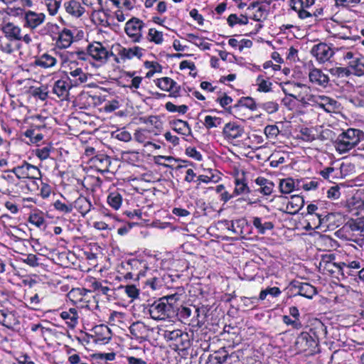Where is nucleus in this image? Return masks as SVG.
Wrapping results in <instances>:
<instances>
[{"instance_id": "nucleus-1", "label": "nucleus", "mask_w": 364, "mask_h": 364, "mask_svg": "<svg viewBox=\"0 0 364 364\" xmlns=\"http://www.w3.org/2000/svg\"><path fill=\"white\" fill-rule=\"evenodd\" d=\"M86 53L83 51H65L60 54L61 67L66 79L74 87L85 83L90 75L86 72Z\"/></svg>"}, {"instance_id": "nucleus-2", "label": "nucleus", "mask_w": 364, "mask_h": 364, "mask_svg": "<svg viewBox=\"0 0 364 364\" xmlns=\"http://www.w3.org/2000/svg\"><path fill=\"white\" fill-rule=\"evenodd\" d=\"M364 140V132L358 129L348 128L336 139L333 145L340 154L348 153Z\"/></svg>"}, {"instance_id": "nucleus-3", "label": "nucleus", "mask_w": 364, "mask_h": 364, "mask_svg": "<svg viewBox=\"0 0 364 364\" xmlns=\"http://www.w3.org/2000/svg\"><path fill=\"white\" fill-rule=\"evenodd\" d=\"M282 91L287 95L293 97L304 107H314L316 94L310 87L299 83H286L282 87Z\"/></svg>"}, {"instance_id": "nucleus-4", "label": "nucleus", "mask_w": 364, "mask_h": 364, "mask_svg": "<svg viewBox=\"0 0 364 364\" xmlns=\"http://www.w3.org/2000/svg\"><path fill=\"white\" fill-rule=\"evenodd\" d=\"M148 311L151 318L156 321L171 318L175 313L173 306L166 297H162L149 305Z\"/></svg>"}, {"instance_id": "nucleus-5", "label": "nucleus", "mask_w": 364, "mask_h": 364, "mask_svg": "<svg viewBox=\"0 0 364 364\" xmlns=\"http://www.w3.org/2000/svg\"><path fill=\"white\" fill-rule=\"evenodd\" d=\"M316 0H290L289 6L300 19H306L321 14L322 10L314 9Z\"/></svg>"}, {"instance_id": "nucleus-6", "label": "nucleus", "mask_w": 364, "mask_h": 364, "mask_svg": "<svg viewBox=\"0 0 364 364\" xmlns=\"http://www.w3.org/2000/svg\"><path fill=\"white\" fill-rule=\"evenodd\" d=\"M87 54L100 65L106 63L109 57L114 55L102 43L97 41L87 46Z\"/></svg>"}, {"instance_id": "nucleus-7", "label": "nucleus", "mask_w": 364, "mask_h": 364, "mask_svg": "<svg viewBox=\"0 0 364 364\" xmlns=\"http://www.w3.org/2000/svg\"><path fill=\"white\" fill-rule=\"evenodd\" d=\"M144 23L136 18L129 19L125 24L124 31L133 43H140L143 39Z\"/></svg>"}, {"instance_id": "nucleus-8", "label": "nucleus", "mask_w": 364, "mask_h": 364, "mask_svg": "<svg viewBox=\"0 0 364 364\" xmlns=\"http://www.w3.org/2000/svg\"><path fill=\"white\" fill-rule=\"evenodd\" d=\"M11 171L19 179L36 178L41 176V171L36 166L26 162L14 167Z\"/></svg>"}, {"instance_id": "nucleus-9", "label": "nucleus", "mask_w": 364, "mask_h": 364, "mask_svg": "<svg viewBox=\"0 0 364 364\" xmlns=\"http://www.w3.org/2000/svg\"><path fill=\"white\" fill-rule=\"evenodd\" d=\"M244 133L243 127L235 122L225 124L222 132L224 139L231 144L237 141V139L242 137Z\"/></svg>"}, {"instance_id": "nucleus-10", "label": "nucleus", "mask_w": 364, "mask_h": 364, "mask_svg": "<svg viewBox=\"0 0 364 364\" xmlns=\"http://www.w3.org/2000/svg\"><path fill=\"white\" fill-rule=\"evenodd\" d=\"M163 336L166 341L175 342L176 345L183 348H187L189 345L188 334L179 329L165 330Z\"/></svg>"}, {"instance_id": "nucleus-11", "label": "nucleus", "mask_w": 364, "mask_h": 364, "mask_svg": "<svg viewBox=\"0 0 364 364\" xmlns=\"http://www.w3.org/2000/svg\"><path fill=\"white\" fill-rule=\"evenodd\" d=\"M243 108H247L251 111H255L257 108V105L252 97H242L237 104L228 108V112L234 115L236 118L241 119L240 112Z\"/></svg>"}, {"instance_id": "nucleus-12", "label": "nucleus", "mask_w": 364, "mask_h": 364, "mask_svg": "<svg viewBox=\"0 0 364 364\" xmlns=\"http://www.w3.org/2000/svg\"><path fill=\"white\" fill-rule=\"evenodd\" d=\"M311 53L316 58L318 62L323 63L331 59L334 52L328 45L321 43L313 46Z\"/></svg>"}, {"instance_id": "nucleus-13", "label": "nucleus", "mask_w": 364, "mask_h": 364, "mask_svg": "<svg viewBox=\"0 0 364 364\" xmlns=\"http://www.w3.org/2000/svg\"><path fill=\"white\" fill-rule=\"evenodd\" d=\"M295 346L299 352L312 353L316 346V342L314 338L307 332H302L297 337Z\"/></svg>"}, {"instance_id": "nucleus-14", "label": "nucleus", "mask_w": 364, "mask_h": 364, "mask_svg": "<svg viewBox=\"0 0 364 364\" xmlns=\"http://www.w3.org/2000/svg\"><path fill=\"white\" fill-rule=\"evenodd\" d=\"M117 47V55L119 57L115 58V61L117 63H120L119 60L124 62L127 60H131L134 57L140 58L143 55V49L139 46L125 48L118 45Z\"/></svg>"}, {"instance_id": "nucleus-15", "label": "nucleus", "mask_w": 364, "mask_h": 364, "mask_svg": "<svg viewBox=\"0 0 364 364\" xmlns=\"http://www.w3.org/2000/svg\"><path fill=\"white\" fill-rule=\"evenodd\" d=\"M127 264L132 271L129 273L131 277H136L139 278L144 277L149 269L148 263L146 260L136 258L129 259Z\"/></svg>"}, {"instance_id": "nucleus-16", "label": "nucleus", "mask_w": 364, "mask_h": 364, "mask_svg": "<svg viewBox=\"0 0 364 364\" xmlns=\"http://www.w3.org/2000/svg\"><path fill=\"white\" fill-rule=\"evenodd\" d=\"M314 107L323 109L326 112L331 113L334 112L338 109V102L330 97L316 94Z\"/></svg>"}, {"instance_id": "nucleus-17", "label": "nucleus", "mask_w": 364, "mask_h": 364, "mask_svg": "<svg viewBox=\"0 0 364 364\" xmlns=\"http://www.w3.org/2000/svg\"><path fill=\"white\" fill-rule=\"evenodd\" d=\"M74 86L66 78L56 80L53 86L52 92L61 100H68L70 90Z\"/></svg>"}, {"instance_id": "nucleus-18", "label": "nucleus", "mask_w": 364, "mask_h": 364, "mask_svg": "<svg viewBox=\"0 0 364 364\" xmlns=\"http://www.w3.org/2000/svg\"><path fill=\"white\" fill-rule=\"evenodd\" d=\"M156 85L163 91L169 92L171 96L179 95L181 87L170 77H164L156 80Z\"/></svg>"}, {"instance_id": "nucleus-19", "label": "nucleus", "mask_w": 364, "mask_h": 364, "mask_svg": "<svg viewBox=\"0 0 364 364\" xmlns=\"http://www.w3.org/2000/svg\"><path fill=\"white\" fill-rule=\"evenodd\" d=\"M306 225L304 226L306 230H313L320 228L322 225L327 227V222L328 220L329 215H323L322 214H313L310 215H306Z\"/></svg>"}, {"instance_id": "nucleus-20", "label": "nucleus", "mask_w": 364, "mask_h": 364, "mask_svg": "<svg viewBox=\"0 0 364 364\" xmlns=\"http://www.w3.org/2000/svg\"><path fill=\"white\" fill-rule=\"evenodd\" d=\"M24 19L25 26L35 29L45 21L46 15L43 13L28 11L25 13Z\"/></svg>"}, {"instance_id": "nucleus-21", "label": "nucleus", "mask_w": 364, "mask_h": 364, "mask_svg": "<svg viewBox=\"0 0 364 364\" xmlns=\"http://www.w3.org/2000/svg\"><path fill=\"white\" fill-rule=\"evenodd\" d=\"M334 259L335 257L332 254L323 255L319 263L320 268H322L323 271H326L330 274H333L336 271L341 274V262H334Z\"/></svg>"}, {"instance_id": "nucleus-22", "label": "nucleus", "mask_w": 364, "mask_h": 364, "mask_svg": "<svg viewBox=\"0 0 364 364\" xmlns=\"http://www.w3.org/2000/svg\"><path fill=\"white\" fill-rule=\"evenodd\" d=\"M309 81L316 85L326 87L329 82V77L321 70L312 68L309 72Z\"/></svg>"}, {"instance_id": "nucleus-23", "label": "nucleus", "mask_w": 364, "mask_h": 364, "mask_svg": "<svg viewBox=\"0 0 364 364\" xmlns=\"http://www.w3.org/2000/svg\"><path fill=\"white\" fill-rule=\"evenodd\" d=\"M73 41V33L68 28H63L59 32L55 41V46L60 49H65L70 46Z\"/></svg>"}, {"instance_id": "nucleus-24", "label": "nucleus", "mask_w": 364, "mask_h": 364, "mask_svg": "<svg viewBox=\"0 0 364 364\" xmlns=\"http://www.w3.org/2000/svg\"><path fill=\"white\" fill-rule=\"evenodd\" d=\"M129 329L130 333L136 340H145L148 337L149 328L143 322H134Z\"/></svg>"}, {"instance_id": "nucleus-25", "label": "nucleus", "mask_w": 364, "mask_h": 364, "mask_svg": "<svg viewBox=\"0 0 364 364\" xmlns=\"http://www.w3.org/2000/svg\"><path fill=\"white\" fill-rule=\"evenodd\" d=\"M92 166L95 167L96 170L100 172L104 173L109 171V167L111 164L109 156L105 154H99L90 159Z\"/></svg>"}, {"instance_id": "nucleus-26", "label": "nucleus", "mask_w": 364, "mask_h": 364, "mask_svg": "<svg viewBox=\"0 0 364 364\" xmlns=\"http://www.w3.org/2000/svg\"><path fill=\"white\" fill-rule=\"evenodd\" d=\"M2 32L9 40L21 41V28L13 23H6L1 28Z\"/></svg>"}, {"instance_id": "nucleus-27", "label": "nucleus", "mask_w": 364, "mask_h": 364, "mask_svg": "<svg viewBox=\"0 0 364 364\" xmlns=\"http://www.w3.org/2000/svg\"><path fill=\"white\" fill-rule=\"evenodd\" d=\"M136 71H127L124 73L127 82L125 87L129 88L133 92L140 88L143 80L142 77L136 75Z\"/></svg>"}, {"instance_id": "nucleus-28", "label": "nucleus", "mask_w": 364, "mask_h": 364, "mask_svg": "<svg viewBox=\"0 0 364 364\" xmlns=\"http://www.w3.org/2000/svg\"><path fill=\"white\" fill-rule=\"evenodd\" d=\"M60 316L69 328H73L78 323L79 315L75 308H70L68 310L62 311Z\"/></svg>"}, {"instance_id": "nucleus-29", "label": "nucleus", "mask_w": 364, "mask_h": 364, "mask_svg": "<svg viewBox=\"0 0 364 364\" xmlns=\"http://www.w3.org/2000/svg\"><path fill=\"white\" fill-rule=\"evenodd\" d=\"M304 200L303 197L294 195L288 200L286 205V211L290 214H296L304 206Z\"/></svg>"}, {"instance_id": "nucleus-30", "label": "nucleus", "mask_w": 364, "mask_h": 364, "mask_svg": "<svg viewBox=\"0 0 364 364\" xmlns=\"http://www.w3.org/2000/svg\"><path fill=\"white\" fill-rule=\"evenodd\" d=\"M66 12L75 18L80 17L85 13V9L76 0H70L64 3Z\"/></svg>"}, {"instance_id": "nucleus-31", "label": "nucleus", "mask_w": 364, "mask_h": 364, "mask_svg": "<svg viewBox=\"0 0 364 364\" xmlns=\"http://www.w3.org/2000/svg\"><path fill=\"white\" fill-rule=\"evenodd\" d=\"M57 59L48 53H45L35 60V65L42 68H53L57 64Z\"/></svg>"}, {"instance_id": "nucleus-32", "label": "nucleus", "mask_w": 364, "mask_h": 364, "mask_svg": "<svg viewBox=\"0 0 364 364\" xmlns=\"http://www.w3.org/2000/svg\"><path fill=\"white\" fill-rule=\"evenodd\" d=\"M75 208L82 216H85L92 207V203L85 196H79L73 204Z\"/></svg>"}, {"instance_id": "nucleus-33", "label": "nucleus", "mask_w": 364, "mask_h": 364, "mask_svg": "<svg viewBox=\"0 0 364 364\" xmlns=\"http://www.w3.org/2000/svg\"><path fill=\"white\" fill-rule=\"evenodd\" d=\"M95 341L102 343H107L111 339L110 329L105 325L97 326L94 328Z\"/></svg>"}, {"instance_id": "nucleus-34", "label": "nucleus", "mask_w": 364, "mask_h": 364, "mask_svg": "<svg viewBox=\"0 0 364 364\" xmlns=\"http://www.w3.org/2000/svg\"><path fill=\"white\" fill-rule=\"evenodd\" d=\"M172 129L176 133L184 135H191L192 131L190 125L186 121L181 119H174L170 122Z\"/></svg>"}, {"instance_id": "nucleus-35", "label": "nucleus", "mask_w": 364, "mask_h": 364, "mask_svg": "<svg viewBox=\"0 0 364 364\" xmlns=\"http://www.w3.org/2000/svg\"><path fill=\"white\" fill-rule=\"evenodd\" d=\"M92 20L95 24L102 26H108L110 24L107 11L103 10L102 6L92 11Z\"/></svg>"}, {"instance_id": "nucleus-36", "label": "nucleus", "mask_w": 364, "mask_h": 364, "mask_svg": "<svg viewBox=\"0 0 364 364\" xmlns=\"http://www.w3.org/2000/svg\"><path fill=\"white\" fill-rule=\"evenodd\" d=\"M341 274L345 276L346 274L348 276L353 275L354 269H359L361 267V262L360 260H346L345 262H341Z\"/></svg>"}, {"instance_id": "nucleus-37", "label": "nucleus", "mask_w": 364, "mask_h": 364, "mask_svg": "<svg viewBox=\"0 0 364 364\" xmlns=\"http://www.w3.org/2000/svg\"><path fill=\"white\" fill-rule=\"evenodd\" d=\"M255 183L259 186L258 191L264 196H269L272 193L274 183L264 177H258Z\"/></svg>"}, {"instance_id": "nucleus-38", "label": "nucleus", "mask_w": 364, "mask_h": 364, "mask_svg": "<svg viewBox=\"0 0 364 364\" xmlns=\"http://www.w3.org/2000/svg\"><path fill=\"white\" fill-rule=\"evenodd\" d=\"M252 224L259 234H265L267 230L274 228V225L270 221H264L261 218L255 217L252 220Z\"/></svg>"}, {"instance_id": "nucleus-39", "label": "nucleus", "mask_w": 364, "mask_h": 364, "mask_svg": "<svg viewBox=\"0 0 364 364\" xmlns=\"http://www.w3.org/2000/svg\"><path fill=\"white\" fill-rule=\"evenodd\" d=\"M299 289L298 294L307 299H312L316 294V289L309 283H300L295 286Z\"/></svg>"}, {"instance_id": "nucleus-40", "label": "nucleus", "mask_w": 364, "mask_h": 364, "mask_svg": "<svg viewBox=\"0 0 364 364\" xmlns=\"http://www.w3.org/2000/svg\"><path fill=\"white\" fill-rule=\"evenodd\" d=\"M28 222L37 228H41L46 222L43 213L38 209L34 210L29 215Z\"/></svg>"}, {"instance_id": "nucleus-41", "label": "nucleus", "mask_w": 364, "mask_h": 364, "mask_svg": "<svg viewBox=\"0 0 364 364\" xmlns=\"http://www.w3.org/2000/svg\"><path fill=\"white\" fill-rule=\"evenodd\" d=\"M107 202L110 207L117 210L122 205V196L117 191L112 192L108 195Z\"/></svg>"}, {"instance_id": "nucleus-42", "label": "nucleus", "mask_w": 364, "mask_h": 364, "mask_svg": "<svg viewBox=\"0 0 364 364\" xmlns=\"http://www.w3.org/2000/svg\"><path fill=\"white\" fill-rule=\"evenodd\" d=\"M147 40L156 45H161L164 41V33L162 31H158L156 28H149L147 34Z\"/></svg>"}, {"instance_id": "nucleus-43", "label": "nucleus", "mask_w": 364, "mask_h": 364, "mask_svg": "<svg viewBox=\"0 0 364 364\" xmlns=\"http://www.w3.org/2000/svg\"><path fill=\"white\" fill-rule=\"evenodd\" d=\"M30 94L35 98L45 101L48 97V87L46 86L31 87Z\"/></svg>"}, {"instance_id": "nucleus-44", "label": "nucleus", "mask_w": 364, "mask_h": 364, "mask_svg": "<svg viewBox=\"0 0 364 364\" xmlns=\"http://www.w3.org/2000/svg\"><path fill=\"white\" fill-rule=\"evenodd\" d=\"M257 90L259 92H269L272 90V83L265 79L262 75L257 76L256 79Z\"/></svg>"}, {"instance_id": "nucleus-45", "label": "nucleus", "mask_w": 364, "mask_h": 364, "mask_svg": "<svg viewBox=\"0 0 364 364\" xmlns=\"http://www.w3.org/2000/svg\"><path fill=\"white\" fill-rule=\"evenodd\" d=\"M361 0H334L335 6L338 9L352 10L358 6Z\"/></svg>"}, {"instance_id": "nucleus-46", "label": "nucleus", "mask_w": 364, "mask_h": 364, "mask_svg": "<svg viewBox=\"0 0 364 364\" xmlns=\"http://www.w3.org/2000/svg\"><path fill=\"white\" fill-rule=\"evenodd\" d=\"M235 223L234 234L238 236L244 237L248 228L247 222L245 219H238L233 220Z\"/></svg>"}, {"instance_id": "nucleus-47", "label": "nucleus", "mask_w": 364, "mask_h": 364, "mask_svg": "<svg viewBox=\"0 0 364 364\" xmlns=\"http://www.w3.org/2000/svg\"><path fill=\"white\" fill-rule=\"evenodd\" d=\"M89 292L88 290L85 289H72L69 294V298L73 300L75 303H80L83 301L84 296Z\"/></svg>"}, {"instance_id": "nucleus-48", "label": "nucleus", "mask_w": 364, "mask_h": 364, "mask_svg": "<svg viewBox=\"0 0 364 364\" xmlns=\"http://www.w3.org/2000/svg\"><path fill=\"white\" fill-rule=\"evenodd\" d=\"M279 188L283 193H290L295 188L294 181L291 178H284L280 181Z\"/></svg>"}, {"instance_id": "nucleus-49", "label": "nucleus", "mask_w": 364, "mask_h": 364, "mask_svg": "<svg viewBox=\"0 0 364 364\" xmlns=\"http://www.w3.org/2000/svg\"><path fill=\"white\" fill-rule=\"evenodd\" d=\"M223 123V119L218 117L207 115L204 118L203 124L206 129H210L219 127Z\"/></svg>"}, {"instance_id": "nucleus-50", "label": "nucleus", "mask_w": 364, "mask_h": 364, "mask_svg": "<svg viewBox=\"0 0 364 364\" xmlns=\"http://www.w3.org/2000/svg\"><path fill=\"white\" fill-rule=\"evenodd\" d=\"M235 185L234 193L236 195L247 194L250 191L247 184L242 179L237 178Z\"/></svg>"}, {"instance_id": "nucleus-51", "label": "nucleus", "mask_w": 364, "mask_h": 364, "mask_svg": "<svg viewBox=\"0 0 364 364\" xmlns=\"http://www.w3.org/2000/svg\"><path fill=\"white\" fill-rule=\"evenodd\" d=\"M150 132L147 129H141L139 130H136L134 133V139L136 141L141 143V144H149V139Z\"/></svg>"}, {"instance_id": "nucleus-52", "label": "nucleus", "mask_w": 364, "mask_h": 364, "mask_svg": "<svg viewBox=\"0 0 364 364\" xmlns=\"http://www.w3.org/2000/svg\"><path fill=\"white\" fill-rule=\"evenodd\" d=\"M350 68L353 71L354 74L358 76L364 75V60L360 58L356 61L350 63Z\"/></svg>"}, {"instance_id": "nucleus-53", "label": "nucleus", "mask_w": 364, "mask_h": 364, "mask_svg": "<svg viewBox=\"0 0 364 364\" xmlns=\"http://www.w3.org/2000/svg\"><path fill=\"white\" fill-rule=\"evenodd\" d=\"M228 356L229 355L225 352L223 353H216L215 355L209 357L207 364H223L226 362Z\"/></svg>"}, {"instance_id": "nucleus-54", "label": "nucleus", "mask_w": 364, "mask_h": 364, "mask_svg": "<svg viewBox=\"0 0 364 364\" xmlns=\"http://www.w3.org/2000/svg\"><path fill=\"white\" fill-rule=\"evenodd\" d=\"M44 4L50 15L54 16L58 13L60 1L58 0H44Z\"/></svg>"}, {"instance_id": "nucleus-55", "label": "nucleus", "mask_w": 364, "mask_h": 364, "mask_svg": "<svg viewBox=\"0 0 364 364\" xmlns=\"http://www.w3.org/2000/svg\"><path fill=\"white\" fill-rule=\"evenodd\" d=\"M112 219L115 220V216L107 215V221H96L93 223V227L99 230L114 229V225L108 223Z\"/></svg>"}, {"instance_id": "nucleus-56", "label": "nucleus", "mask_w": 364, "mask_h": 364, "mask_svg": "<svg viewBox=\"0 0 364 364\" xmlns=\"http://www.w3.org/2000/svg\"><path fill=\"white\" fill-rule=\"evenodd\" d=\"M53 206L56 210L65 214L70 213L73 209L72 203L66 204L65 203H63L60 200H57L56 201H55L53 203Z\"/></svg>"}, {"instance_id": "nucleus-57", "label": "nucleus", "mask_w": 364, "mask_h": 364, "mask_svg": "<svg viewBox=\"0 0 364 364\" xmlns=\"http://www.w3.org/2000/svg\"><path fill=\"white\" fill-rule=\"evenodd\" d=\"M264 133L269 140H274L279 134V129L277 125H267L264 129Z\"/></svg>"}, {"instance_id": "nucleus-58", "label": "nucleus", "mask_w": 364, "mask_h": 364, "mask_svg": "<svg viewBox=\"0 0 364 364\" xmlns=\"http://www.w3.org/2000/svg\"><path fill=\"white\" fill-rule=\"evenodd\" d=\"M165 107L168 112H178L180 114H185L188 109V106L185 105L177 106L171 102H166Z\"/></svg>"}, {"instance_id": "nucleus-59", "label": "nucleus", "mask_w": 364, "mask_h": 364, "mask_svg": "<svg viewBox=\"0 0 364 364\" xmlns=\"http://www.w3.org/2000/svg\"><path fill=\"white\" fill-rule=\"evenodd\" d=\"M248 9L252 11L254 16V19L256 21L260 20L264 11L259 3L251 4Z\"/></svg>"}, {"instance_id": "nucleus-60", "label": "nucleus", "mask_w": 364, "mask_h": 364, "mask_svg": "<svg viewBox=\"0 0 364 364\" xmlns=\"http://www.w3.org/2000/svg\"><path fill=\"white\" fill-rule=\"evenodd\" d=\"M94 291L104 295H109L111 289L107 286H104L101 282L94 281L91 284Z\"/></svg>"}, {"instance_id": "nucleus-61", "label": "nucleus", "mask_w": 364, "mask_h": 364, "mask_svg": "<svg viewBox=\"0 0 364 364\" xmlns=\"http://www.w3.org/2000/svg\"><path fill=\"white\" fill-rule=\"evenodd\" d=\"M260 107L268 114H273L278 111L279 105L276 102L269 101L261 104Z\"/></svg>"}, {"instance_id": "nucleus-62", "label": "nucleus", "mask_w": 364, "mask_h": 364, "mask_svg": "<svg viewBox=\"0 0 364 364\" xmlns=\"http://www.w3.org/2000/svg\"><path fill=\"white\" fill-rule=\"evenodd\" d=\"M122 158L130 164H134L139 161V154L134 151H124L122 153Z\"/></svg>"}, {"instance_id": "nucleus-63", "label": "nucleus", "mask_w": 364, "mask_h": 364, "mask_svg": "<svg viewBox=\"0 0 364 364\" xmlns=\"http://www.w3.org/2000/svg\"><path fill=\"white\" fill-rule=\"evenodd\" d=\"M299 138L306 142H311L316 139L313 131L309 128H303L301 129Z\"/></svg>"}, {"instance_id": "nucleus-64", "label": "nucleus", "mask_w": 364, "mask_h": 364, "mask_svg": "<svg viewBox=\"0 0 364 364\" xmlns=\"http://www.w3.org/2000/svg\"><path fill=\"white\" fill-rule=\"evenodd\" d=\"M51 146L48 145L42 148L37 149L35 151L36 156L41 161L47 159L50 156Z\"/></svg>"}]
</instances>
